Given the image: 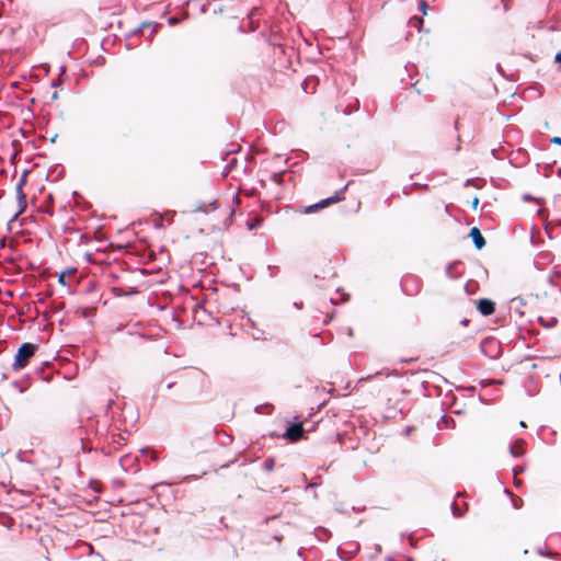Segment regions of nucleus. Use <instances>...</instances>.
Masks as SVG:
<instances>
[{"mask_svg":"<svg viewBox=\"0 0 561 561\" xmlns=\"http://www.w3.org/2000/svg\"><path fill=\"white\" fill-rule=\"evenodd\" d=\"M451 508H453V513L455 516L457 517H460L463 515V510L461 508V506L459 505L458 501H455L451 505Z\"/></svg>","mask_w":561,"mask_h":561,"instance_id":"10","label":"nucleus"},{"mask_svg":"<svg viewBox=\"0 0 561 561\" xmlns=\"http://www.w3.org/2000/svg\"><path fill=\"white\" fill-rule=\"evenodd\" d=\"M554 60L561 64V50L556 55Z\"/></svg>","mask_w":561,"mask_h":561,"instance_id":"15","label":"nucleus"},{"mask_svg":"<svg viewBox=\"0 0 561 561\" xmlns=\"http://www.w3.org/2000/svg\"><path fill=\"white\" fill-rule=\"evenodd\" d=\"M347 188V185L344 186L340 192L335 193L333 196L325 198L321 201L320 203H317L314 205L308 206L305 209V213H311L318 209H322L333 203H337L344 199L343 192Z\"/></svg>","mask_w":561,"mask_h":561,"instance_id":"2","label":"nucleus"},{"mask_svg":"<svg viewBox=\"0 0 561 561\" xmlns=\"http://www.w3.org/2000/svg\"><path fill=\"white\" fill-rule=\"evenodd\" d=\"M478 204H479V199L476 197V198L473 199V202H472V207H473V209H476V208H477Z\"/></svg>","mask_w":561,"mask_h":561,"instance_id":"17","label":"nucleus"},{"mask_svg":"<svg viewBox=\"0 0 561 561\" xmlns=\"http://www.w3.org/2000/svg\"><path fill=\"white\" fill-rule=\"evenodd\" d=\"M304 435V427L300 423L290 425L285 433V437L291 442L299 440Z\"/></svg>","mask_w":561,"mask_h":561,"instance_id":"5","label":"nucleus"},{"mask_svg":"<svg viewBox=\"0 0 561 561\" xmlns=\"http://www.w3.org/2000/svg\"><path fill=\"white\" fill-rule=\"evenodd\" d=\"M37 346L32 343H23L14 357V362L12 364V368L14 370L23 369L30 362V359L34 356Z\"/></svg>","mask_w":561,"mask_h":561,"instance_id":"1","label":"nucleus"},{"mask_svg":"<svg viewBox=\"0 0 561 561\" xmlns=\"http://www.w3.org/2000/svg\"><path fill=\"white\" fill-rule=\"evenodd\" d=\"M551 141L553 144L561 145V138L560 137H553Z\"/></svg>","mask_w":561,"mask_h":561,"instance_id":"14","label":"nucleus"},{"mask_svg":"<svg viewBox=\"0 0 561 561\" xmlns=\"http://www.w3.org/2000/svg\"><path fill=\"white\" fill-rule=\"evenodd\" d=\"M513 471H514V474L517 476V474L524 472V467L517 466V467L514 468Z\"/></svg>","mask_w":561,"mask_h":561,"instance_id":"13","label":"nucleus"},{"mask_svg":"<svg viewBox=\"0 0 561 561\" xmlns=\"http://www.w3.org/2000/svg\"><path fill=\"white\" fill-rule=\"evenodd\" d=\"M76 272L77 271L75 268L61 272L58 277L59 283L64 286L70 285V279L72 278Z\"/></svg>","mask_w":561,"mask_h":561,"instance_id":"8","label":"nucleus"},{"mask_svg":"<svg viewBox=\"0 0 561 561\" xmlns=\"http://www.w3.org/2000/svg\"><path fill=\"white\" fill-rule=\"evenodd\" d=\"M421 9L423 11V13L425 14V9H426V2L423 0L422 3H421Z\"/></svg>","mask_w":561,"mask_h":561,"instance_id":"16","label":"nucleus"},{"mask_svg":"<svg viewBox=\"0 0 561 561\" xmlns=\"http://www.w3.org/2000/svg\"><path fill=\"white\" fill-rule=\"evenodd\" d=\"M410 24H411L412 26H414V27L417 30V32H422V27H421V26H422V24H423V20H422V19H419V18H412V19L410 20Z\"/></svg>","mask_w":561,"mask_h":561,"instance_id":"11","label":"nucleus"},{"mask_svg":"<svg viewBox=\"0 0 561 561\" xmlns=\"http://www.w3.org/2000/svg\"><path fill=\"white\" fill-rule=\"evenodd\" d=\"M525 445H526V442L523 439V438H518L516 439L511 449H510V453L513 457H522L525 455L526 450H525Z\"/></svg>","mask_w":561,"mask_h":561,"instance_id":"7","label":"nucleus"},{"mask_svg":"<svg viewBox=\"0 0 561 561\" xmlns=\"http://www.w3.org/2000/svg\"><path fill=\"white\" fill-rule=\"evenodd\" d=\"M470 237H471V239H472V241L474 243V247L478 250H481L485 245V239L482 236V233H481L479 228H477V227L471 228Z\"/></svg>","mask_w":561,"mask_h":561,"instance_id":"6","label":"nucleus"},{"mask_svg":"<svg viewBox=\"0 0 561 561\" xmlns=\"http://www.w3.org/2000/svg\"><path fill=\"white\" fill-rule=\"evenodd\" d=\"M161 25L153 22H144L140 24L138 32L144 33L145 31H149L151 34L159 32V27Z\"/></svg>","mask_w":561,"mask_h":561,"instance_id":"9","label":"nucleus"},{"mask_svg":"<svg viewBox=\"0 0 561 561\" xmlns=\"http://www.w3.org/2000/svg\"><path fill=\"white\" fill-rule=\"evenodd\" d=\"M26 183V179H25V175H23L19 183L16 184V187H15V191H16V198H18V203H19V211L18 214H21L25 210L26 208V195L25 193L23 192V186L25 185Z\"/></svg>","mask_w":561,"mask_h":561,"instance_id":"3","label":"nucleus"},{"mask_svg":"<svg viewBox=\"0 0 561 561\" xmlns=\"http://www.w3.org/2000/svg\"><path fill=\"white\" fill-rule=\"evenodd\" d=\"M477 309L483 316H491L495 311V302L488 298L479 299Z\"/></svg>","mask_w":561,"mask_h":561,"instance_id":"4","label":"nucleus"},{"mask_svg":"<svg viewBox=\"0 0 561 561\" xmlns=\"http://www.w3.org/2000/svg\"><path fill=\"white\" fill-rule=\"evenodd\" d=\"M263 467L266 471H272L273 468H274V460L273 459H266L264 462H263Z\"/></svg>","mask_w":561,"mask_h":561,"instance_id":"12","label":"nucleus"}]
</instances>
